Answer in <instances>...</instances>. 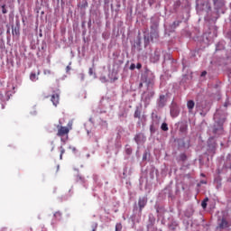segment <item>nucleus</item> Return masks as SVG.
<instances>
[{"mask_svg":"<svg viewBox=\"0 0 231 231\" xmlns=\"http://www.w3.org/2000/svg\"><path fill=\"white\" fill-rule=\"evenodd\" d=\"M208 201V198L204 199V200L201 202L202 208H207Z\"/></svg>","mask_w":231,"mask_h":231,"instance_id":"nucleus-17","label":"nucleus"},{"mask_svg":"<svg viewBox=\"0 0 231 231\" xmlns=\"http://www.w3.org/2000/svg\"><path fill=\"white\" fill-rule=\"evenodd\" d=\"M54 217L57 218L58 220L62 219V213L57 211L56 213H54Z\"/></svg>","mask_w":231,"mask_h":231,"instance_id":"nucleus-16","label":"nucleus"},{"mask_svg":"<svg viewBox=\"0 0 231 231\" xmlns=\"http://www.w3.org/2000/svg\"><path fill=\"white\" fill-rule=\"evenodd\" d=\"M158 28V24L155 23L153 25L151 26L152 30H156Z\"/></svg>","mask_w":231,"mask_h":231,"instance_id":"nucleus-25","label":"nucleus"},{"mask_svg":"<svg viewBox=\"0 0 231 231\" xmlns=\"http://www.w3.org/2000/svg\"><path fill=\"white\" fill-rule=\"evenodd\" d=\"M207 75V71H202V73H201V77H205Z\"/></svg>","mask_w":231,"mask_h":231,"instance_id":"nucleus-29","label":"nucleus"},{"mask_svg":"<svg viewBox=\"0 0 231 231\" xmlns=\"http://www.w3.org/2000/svg\"><path fill=\"white\" fill-rule=\"evenodd\" d=\"M214 134H223V123L216 122L213 125Z\"/></svg>","mask_w":231,"mask_h":231,"instance_id":"nucleus-2","label":"nucleus"},{"mask_svg":"<svg viewBox=\"0 0 231 231\" xmlns=\"http://www.w3.org/2000/svg\"><path fill=\"white\" fill-rule=\"evenodd\" d=\"M60 96L59 93H53L51 97V102L57 107L59 106Z\"/></svg>","mask_w":231,"mask_h":231,"instance_id":"nucleus-7","label":"nucleus"},{"mask_svg":"<svg viewBox=\"0 0 231 231\" xmlns=\"http://www.w3.org/2000/svg\"><path fill=\"white\" fill-rule=\"evenodd\" d=\"M66 69H67V72H68V71H70V70H71V67L67 66Z\"/></svg>","mask_w":231,"mask_h":231,"instance_id":"nucleus-30","label":"nucleus"},{"mask_svg":"<svg viewBox=\"0 0 231 231\" xmlns=\"http://www.w3.org/2000/svg\"><path fill=\"white\" fill-rule=\"evenodd\" d=\"M165 104H167V98L165 97V95L160 96L159 101H158V106L159 107H165Z\"/></svg>","mask_w":231,"mask_h":231,"instance_id":"nucleus-9","label":"nucleus"},{"mask_svg":"<svg viewBox=\"0 0 231 231\" xmlns=\"http://www.w3.org/2000/svg\"><path fill=\"white\" fill-rule=\"evenodd\" d=\"M89 75H93V69H89Z\"/></svg>","mask_w":231,"mask_h":231,"instance_id":"nucleus-32","label":"nucleus"},{"mask_svg":"<svg viewBox=\"0 0 231 231\" xmlns=\"http://www.w3.org/2000/svg\"><path fill=\"white\" fill-rule=\"evenodd\" d=\"M136 68L137 69H142V63H137Z\"/></svg>","mask_w":231,"mask_h":231,"instance_id":"nucleus-26","label":"nucleus"},{"mask_svg":"<svg viewBox=\"0 0 231 231\" xmlns=\"http://www.w3.org/2000/svg\"><path fill=\"white\" fill-rule=\"evenodd\" d=\"M2 13L3 14H8V11L6 10V5H2Z\"/></svg>","mask_w":231,"mask_h":231,"instance_id":"nucleus-22","label":"nucleus"},{"mask_svg":"<svg viewBox=\"0 0 231 231\" xmlns=\"http://www.w3.org/2000/svg\"><path fill=\"white\" fill-rule=\"evenodd\" d=\"M134 68H136V66H135L134 64H132V65L130 66V69H134Z\"/></svg>","mask_w":231,"mask_h":231,"instance_id":"nucleus-28","label":"nucleus"},{"mask_svg":"<svg viewBox=\"0 0 231 231\" xmlns=\"http://www.w3.org/2000/svg\"><path fill=\"white\" fill-rule=\"evenodd\" d=\"M171 115L172 118H176V116H178V115H180V108L178 107V105H176L174 103L171 104Z\"/></svg>","mask_w":231,"mask_h":231,"instance_id":"nucleus-4","label":"nucleus"},{"mask_svg":"<svg viewBox=\"0 0 231 231\" xmlns=\"http://www.w3.org/2000/svg\"><path fill=\"white\" fill-rule=\"evenodd\" d=\"M69 149H71L73 152H76V151H77V149H76L75 147L69 146Z\"/></svg>","mask_w":231,"mask_h":231,"instance_id":"nucleus-31","label":"nucleus"},{"mask_svg":"<svg viewBox=\"0 0 231 231\" xmlns=\"http://www.w3.org/2000/svg\"><path fill=\"white\" fill-rule=\"evenodd\" d=\"M59 149H60V159L62 160V156L66 152V150L64 149L63 146H60Z\"/></svg>","mask_w":231,"mask_h":231,"instance_id":"nucleus-14","label":"nucleus"},{"mask_svg":"<svg viewBox=\"0 0 231 231\" xmlns=\"http://www.w3.org/2000/svg\"><path fill=\"white\" fill-rule=\"evenodd\" d=\"M213 3L217 9L223 8V6H225V1L223 0H213Z\"/></svg>","mask_w":231,"mask_h":231,"instance_id":"nucleus-10","label":"nucleus"},{"mask_svg":"<svg viewBox=\"0 0 231 231\" xmlns=\"http://www.w3.org/2000/svg\"><path fill=\"white\" fill-rule=\"evenodd\" d=\"M43 73H44V75H51V70H50V69H45V70L43 71Z\"/></svg>","mask_w":231,"mask_h":231,"instance_id":"nucleus-24","label":"nucleus"},{"mask_svg":"<svg viewBox=\"0 0 231 231\" xmlns=\"http://www.w3.org/2000/svg\"><path fill=\"white\" fill-rule=\"evenodd\" d=\"M116 231H122V224L121 223H117L116 225Z\"/></svg>","mask_w":231,"mask_h":231,"instance_id":"nucleus-19","label":"nucleus"},{"mask_svg":"<svg viewBox=\"0 0 231 231\" xmlns=\"http://www.w3.org/2000/svg\"><path fill=\"white\" fill-rule=\"evenodd\" d=\"M73 129V121H69L67 125V126H62L60 125H57V136L61 138V141L63 140L64 136L68 138V134H69V131Z\"/></svg>","mask_w":231,"mask_h":231,"instance_id":"nucleus-1","label":"nucleus"},{"mask_svg":"<svg viewBox=\"0 0 231 231\" xmlns=\"http://www.w3.org/2000/svg\"><path fill=\"white\" fill-rule=\"evenodd\" d=\"M30 79H31L32 82H35L36 80H39V78H37V74H35V73H31V75H30Z\"/></svg>","mask_w":231,"mask_h":231,"instance_id":"nucleus-13","label":"nucleus"},{"mask_svg":"<svg viewBox=\"0 0 231 231\" xmlns=\"http://www.w3.org/2000/svg\"><path fill=\"white\" fill-rule=\"evenodd\" d=\"M134 142L137 145H140V143H143V142H145V136H143V134H137L134 136Z\"/></svg>","mask_w":231,"mask_h":231,"instance_id":"nucleus-6","label":"nucleus"},{"mask_svg":"<svg viewBox=\"0 0 231 231\" xmlns=\"http://www.w3.org/2000/svg\"><path fill=\"white\" fill-rule=\"evenodd\" d=\"M134 118H141L142 116V111L140 109L136 108L134 114Z\"/></svg>","mask_w":231,"mask_h":231,"instance_id":"nucleus-12","label":"nucleus"},{"mask_svg":"<svg viewBox=\"0 0 231 231\" xmlns=\"http://www.w3.org/2000/svg\"><path fill=\"white\" fill-rule=\"evenodd\" d=\"M152 62H158L160 60V51L155 50L153 54L151 56Z\"/></svg>","mask_w":231,"mask_h":231,"instance_id":"nucleus-8","label":"nucleus"},{"mask_svg":"<svg viewBox=\"0 0 231 231\" xmlns=\"http://www.w3.org/2000/svg\"><path fill=\"white\" fill-rule=\"evenodd\" d=\"M229 226H231V224L226 220V218L223 217L218 220V228H220V230H225V228H229Z\"/></svg>","mask_w":231,"mask_h":231,"instance_id":"nucleus-3","label":"nucleus"},{"mask_svg":"<svg viewBox=\"0 0 231 231\" xmlns=\"http://www.w3.org/2000/svg\"><path fill=\"white\" fill-rule=\"evenodd\" d=\"M125 152H126V154H132L133 149L131 147H129V145H126Z\"/></svg>","mask_w":231,"mask_h":231,"instance_id":"nucleus-18","label":"nucleus"},{"mask_svg":"<svg viewBox=\"0 0 231 231\" xmlns=\"http://www.w3.org/2000/svg\"><path fill=\"white\" fill-rule=\"evenodd\" d=\"M194 106H196V103H194V100H189L187 102V107L190 113V111H192V109H194Z\"/></svg>","mask_w":231,"mask_h":231,"instance_id":"nucleus-11","label":"nucleus"},{"mask_svg":"<svg viewBox=\"0 0 231 231\" xmlns=\"http://www.w3.org/2000/svg\"><path fill=\"white\" fill-rule=\"evenodd\" d=\"M150 97H154V92H151L150 93Z\"/></svg>","mask_w":231,"mask_h":231,"instance_id":"nucleus-34","label":"nucleus"},{"mask_svg":"<svg viewBox=\"0 0 231 231\" xmlns=\"http://www.w3.org/2000/svg\"><path fill=\"white\" fill-rule=\"evenodd\" d=\"M97 228H98V224L95 223L92 226V231H97Z\"/></svg>","mask_w":231,"mask_h":231,"instance_id":"nucleus-23","label":"nucleus"},{"mask_svg":"<svg viewBox=\"0 0 231 231\" xmlns=\"http://www.w3.org/2000/svg\"><path fill=\"white\" fill-rule=\"evenodd\" d=\"M161 129L162 131H169V125H167V123H162L161 125Z\"/></svg>","mask_w":231,"mask_h":231,"instance_id":"nucleus-15","label":"nucleus"},{"mask_svg":"<svg viewBox=\"0 0 231 231\" xmlns=\"http://www.w3.org/2000/svg\"><path fill=\"white\" fill-rule=\"evenodd\" d=\"M13 33H15L17 35V33H19V31L17 30V28L13 29Z\"/></svg>","mask_w":231,"mask_h":231,"instance_id":"nucleus-27","label":"nucleus"},{"mask_svg":"<svg viewBox=\"0 0 231 231\" xmlns=\"http://www.w3.org/2000/svg\"><path fill=\"white\" fill-rule=\"evenodd\" d=\"M224 107H228V102H226V103L224 104Z\"/></svg>","mask_w":231,"mask_h":231,"instance_id":"nucleus-33","label":"nucleus"},{"mask_svg":"<svg viewBox=\"0 0 231 231\" xmlns=\"http://www.w3.org/2000/svg\"><path fill=\"white\" fill-rule=\"evenodd\" d=\"M180 160H181V162H185L187 160V155L185 153L180 154Z\"/></svg>","mask_w":231,"mask_h":231,"instance_id":"nucleus-20","label":"nucleus"},{"mask_svg":"<svg viewBox=\"0 0 231 231\" xmlns=\"http://www.w3.org/2000/svg\"><path fill=\"white\" fill-rule=\"evenodd\" d=\"M145 205H147V198L140 197L139 200H138L139 212H142V210H143V208H145Z\"/></svg>","mask_w":231,"mask_h":231,"instance_id":"nucleus-5","label":"nucleus"},{"mask_svg":"<svg viewBox=\"0 0 231 231\" xmlns=\"http://www.w3.org/2000/svg\"><path fill=\"white\" fill-rule=\"evenodd\" d=\"M180 21H176V22H173V23H172V26H173V28H178V26H180Z\"/></svg>","mask_w":231,"mask_h":231,"instance_id":"nucleus-21","label":"nucleus"},{"mask_svg":"<svg viewBox=\"0 0 231 231\" xmlns=\"http://www.w3.org/2000/svg\"><path fill=\"white\" fill-rule=\"evenodd\" d=\"M81 80H84V74H81Z\"/></svg>","mask_w":231,"mask_h":231,"instance_id":"nucleus-35","label":"nucleus"},{"mask_svg":"<svg viewBox=\"0 0 231 231\" xmlns=\"http://www.w3.org/2000/svg\"><path fill=\"white\" fill-rule=\"evenodd\" d=\"M49 97L48 96H45L44 98H48Z\"/></svg>","mask_w":231,"mask_h":231,"instance_id":"nucleus-36","label":"nucleus"}]
</instances>
